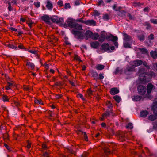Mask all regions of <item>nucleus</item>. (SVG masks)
Here are the masks:
<instances>
[{
  "label": "nucleus",
  "instance_id": "obj_12",
  "mask_svg": "<svg viewBox=\"0 0 157 157\" xmlns=\"http://www.w3.org/2000/svg\"><path fill=\"white\" fill-rule=\"evenodd\" d=\"M90 73L92 75V77H93L95 79L97 80L98 78V75L97 72L94 70L90 71Z\"/></svg>",
  "mask_w": 157,
  "mask_h": 157
},
{
  "label": "nucleus",
  "instance_id": "obj_11",
  "mask_svg": "<svg viewBox=\"0 0 157 157\" xmlns=\"http://www.w3.org/2000/svg\"><path fill=\"white\" fill-rule=\"evenodd\" d=\"M153 87V86L151 83H149L147 86V89L146 90L148 94H150L152 91V89Z\"/></svg>",
  "mask_w": 157,
  "mask_h": 157
},
{
  "label": "nucleus",
  "instance_id": "obj_18",
  "mask_svg": "<svg viewBox=\"0 0 157 157\" xmlns=\"http://www.w3.org/2000/svg\"><path fill=\"white\" fill-rule=\"evenodd\" d=\"M142 98L141 96L136 95L132 97V99L133 100L137 101H140Z\"/></svg>",
  "mask_w": 157,
  "mask_h": 157
},
{
  "label": "nucleus",
  "instance_id": "obj_53",
  "mask_svg": "<svg viewBox=\"0 0 157 157\" xmlns=\"http://www.w3.org/2000/svg\"><path fill=\"white\" fill-rule=\"evenodd\" d=\"M104 77L103 76V74L100 73L99 74V77H98V78L100 79L101 80V79H103V78Z\"/></svg>",
  "mask_w": 157,
  "mask_h": 157
},
{
  "label": "nucleus",
  "instance_id": "obj_64",
  "mask_svg": "<svg viewBox=\"0 0 157 157\" xmlns=\"http://www.w3.org/2000/svg\"><path fill=\"white\" fill-rule=\"evenodd\" d=\"M105 38H101V37L100 36L99 38V40L102 42H103V41H104V40L105 39Z\"/></svg>",
  "mask_w": 157,
  "mask_h": 157
},
{
  "label": "nucleus",
  "instance_id": "obj_56",
  "mask_svg": "<svg viewBox=\"0 0 157 157\" xmlns=\"http://www.w3.org/2000/svg\"><path fill=\"white\" fill-rule=\"evenodd\" d=\"M148 38L151 40H153L154 39V35L152 34H151L148 36Z\"/></svg>",
  "mask_w": 157,
  "mask_h": 157
},
{
  "label": "nucleus",
  "instance_id": "obj_29",
  "mask_svg": "<svg viewBox=\"0 0 157 157\" xmlns=\"http://www.w3.org/2000/svg\"><path fill=\"white\" fill-rule=\"evenodd\" d=\"M123 45L124 47L126 48H131L130 44L127 42L124 43Z\"/></svg>",
  "mask_w": 157,
  "mask_h": 157
},
{
  "label": "nucleus",
  "instance_id": "obj_22",
  "mask_svg": "<svg viewBox=\"0 0 157 157\" xmlns=\"http://www.w3.org/2000/svg\"><path fill=\"white\" fill-rule=\"evenodd\" d=\"M46 7L50 10L52 9L53 8L52 4L51 3L50 1H48L47 2V4L46 5Z\"/></svg>",
  "mask_w": 157,
  "mask_h": 157
},
{
  "label": "nucleus",
  "instance_id": "obj_26",
  "mask_svg": "<svg viewBox=\"0 0 157 157\" xmlns=\"http://www.w3.org/2000/svg\"><path fill=\"white\" fill-rule=\"evenodd\" d=\"M26 65L29 66L32 69H33L35 67V65L33 63L30 62H27Z\"/></svg>",
  "mask_w": 157,
  "mask_h": 157
},
{
  "label": "nucleus",
  "instance_id": "obj_58",
  "mask_svg": "<svg viewBox=\"0 0 157 157\" xmlns=\"http://www.w3.org/2000/svg\"><path fill=\"white\" fill-rule=\"evenodd\" d=\"M48 153L47 152H45L43 153V156L44 157H48Z\"/></svg>",
  "mask_w": 157,
  "mask_h": 157
},
{
  "label": "nucleus",
  "instance_id": "obj_32",
  "mask_svg": "<svg viewBox=\"0 0 157 157\" xmlns=\"http://www.w3.org/2000/svg\"><path fill=\"white\" fill-rule=\"evenodd\" d=\"M145 25L147 26L146 27L147 29H151V26L150 23L148 22H145L144 23Z\"/></svg>",
  "mask_w": 157,
  "mask_h": 157
},
{
  "label": "nucleus",
  "instance_id": "obj_35",
  "mask_svg": "<svg viewBox=\"0 0 157 157\" xmlns=\"http://www.w3.org/2000/svg\"><path fill=\"white\" fill-rule=\"evenodd\" d=\"M2 98L4 102L7 101H8V99L7 98V96L6 95H3L2 97Z\"/></svg>",
  "mask_w": 157,
  "mask_h": 157
},
{
  "label": "nucleus",
  "instance_id": "obj_24",
  "mask_svg": "<svg viewBox=\"0 0 157 157\" xmlns=\"http://www.w3.org/2000/svg\"><path fill=\"white\" fill-rule=\"evenodd\" d=\"M148 118L149 120L153 121L157 118V116L155 115H151L148 117Z\"/></svg>",
  "mask_w": 157,
  "mask_h": 157
},
{
  "label": "nucleus",
  "instance_id": "obj_45",
  "mask_svg": "<svg viewBox=\"0 0 157 157\" xmlns=\"http://www.w3.org/2000/svg\"><path fill=\"white\" fill-rule=\"evenodd\" d=\"M34 4L36 7H39L40 6V3L38 2H34Z\"/></svg>",
  "mask_w": 157,
  "mask_h": 157
},
{
  "label": "nucleus",
  "instance_id": "obj_30",
  "mask_svg": "<svg viewBox=\"0 0 157 157\" xmlns=\"http://www.w3.org/2000/svg\"><path fill=\"white\" fill-rule=\"evenodd\" d=\"M118 135L122 138H124L125 137V132L122 131H119L118 133Z\"/></svg>",
  "mask_w": 157,
  "mask_h": 157
},
{
  "label": "nucleus",
  "instance_id": "obj_51",
  "mask_svg": "<svg viewBox=\"0 0 157 157\" xmlns=\"http://www.w3.org/2000/svg\"><path fill=\"white\" fill-rule=\"evenodd\" d=\"M57 4L60 7H61L63 5V2L62 1H58L57 2Z\"/></svg>",
  "mask_w": 157,
  "mask_h": 157
},
{
  "label": "nucleus",
  "instance_id": "obj_33",
  "mask_svg": "<svg viewBox=\"0 0 157 157\" xmlns=\"http://www.w3.org/2000/svg\"><path fill=\"white\" fill-rule=\"evenodd\" d=\"M106 34L105 33V32L104 31L101 32L100 36L101 38L106 39Z\"/></svg>",
  "mask_w": 157,
  "mask_h": 157
},
{
  "label": "nucleus",
  "instance_id": "obj_40",
  "mask_svg": "<svg viewBox=\"0 0 157 157\" xmlns=\"http://www.w3.org/2000/svg\"><path fill=\"white\" fill-rule=\"evenodd\" d=\"M98 4L97 5L98 6H100L101 4H102L104 6L105 4L104 2L102 0H100V1H99L97 2Z\"/></svg>",
  "mask_w": 157,
  "mask_h": 157
},
{
  "label": "nucleus",
  "instance_id": "obj_27",
  "mask_svg": "<svg viewBox=\"0 0 157 157\" xmlns=\"http://www.w3.org/2000/svg\"><path fill=\"white\" fill-rule=\"evenodd\" d=\"M113 98L118 103H119L121 101V98L118 95H115L113 97Z\"/></svg>",
  "mask_w": 157,
  "mask_h": 157
},
{
  "label": "nucleus",
  "instance_id": "obj_9",
  "mask_svg": "<svg viewBox=\"0 0 157 157\" xmlns=\"http://www.w3.org/2000/svg\"><path fill=\"white\" fill-rule=\"evenodd\" d=\"M119 90L117 88H112L110 91V92L111 94L114 95L119 93Z\"/></svg>",
  "mask_w": 157,
  "mask_h": 157
},
{
  "label": "nucleus",
  "instance_id": "obj_19",
  "mask_svg": "<svg viewBox=\"0 0 157 157\" xmlns=\"http://www.w3.org/2000/svg\"><path fill=\"white\" fill-rule=\"evenodd\" d=\"M74 29H76L77 30H81L82 29V25L75 23Z\"/></svg>",
  "mask_w": 157,
  "mask_h": 157
},
{
  "label": "nucleus",
  "instance_id": "obj_25",
  "mask_svg": "<svg viewBox=\"0 0 157 157\" xmlns=\"http://www.w3.org/2000/svg\"><path fill=\"white\" fill-rule=\"evenodd\" d=\"M93 35L91 37V38L94 40L97 39L99 37V35L97 33H95L94 34L93 33Z\"/></svg>",
  "mask_w": 157,
  "mask_h": 157
},
{
  "label": "nucleus",
  "instance_id": "obj_48",
  "mask_svg": "<svg viewBox=\"0 0 157 157\" xmlns=\"http://www.w3.org/2000/svg\"><path fill=\"white\" fill-rule=\"evenodd\" d=\"M77 96L78 98H80L82 100H85V99L83 98V95L82 94H77Z\"/></svg>",
  "mask_w": 157,
  "mask_h": 157
},
{
  "label": "nucleus",
  "instance_id": "obj_57",
  "mask_svg": "<svg viewBox=\"0 0 157 157\" xmlns=\"http://www.w3.org/2000/svg\"><path fill=\"white\" fill-rule=\"evenodd\" d=\"M120 71L119 67L117 68L114 72L115 74L116 75Z\"/></svg>",
  "mask_w": 157,
  "mask_h": 157
},
{
  "label": "nucleus",
  "instance_id": "obj_16",
  "mask_svg": "<svg viewBox=\"0 0 157 157\" xmlns=\"http://www.w3.org/2000/svg\"><path fill=\"white\" fill-rule=\"evenodd\" d=\"M86 22V24L88 25H96V22L93 20H87Z\"/></svg>",
  "mask_w": 157,
  "mask_h": 157
},
{
  "label": "nucleus",
  "instance_id": "obj_3",
  "mask_svg": "<svg viewBox=\"0 0 157 157\" xmlns=\"http://www.w3.org/2000/svg\"><path fill=\"white\" fill-rule=\"evenodd\" d=\"M110 46L108 43H103L101 45L100 48V50L102 51V53L105 52L107 51H109L108 52H111V51L110 50Z\"/></svg>",
  "mask_w": 157,
  "mask_h": 157
},
{
  "label": "nucleus",
  "instance_id": "obj_47",
  "mask_svg": "<svg viewBox=\"0 0 157 157\" xmlns=\"http://www.w3.org/2000/svg\"><path fill=\"white\" fill-rule=\"evenodd\" d=\"M100 14V13L97 11L96 10H94V15L96 16H99Z\"/></svg>",
  "mask_w": 157,
  "mask_h": 157
},
{
  "label": "nucleus",
  "instance_id": "obj_5",
  "mask_svg": "<svg viewBox=\"0 0 157 157\" xmlns=\"http://www.w3.org/2000/svg\"><path fill=\"white\" fill-rule=\"evenodd\" d=\"M41 19L46 23L49 25L51 24V22L50 21V17L48 15L44 14L43 16L41 17Z\"/></svg>",
  "mask_w": 157,
  "mask_h": 157
},
{
  "label": "nucleus",
  "instance_id": "obj_4",
  "mask_svg": "<svg viewBox=\"0 0 157 157\" xmlns=\"http://www.w3.org/2000/svg\"><path fill=\"white\" fill-rule=\"evenodd\" d=\"M146 87L142 85H139L137 87L138 93L140 95H144L146 93Z\"/></svg>",
  "mask_w": 157,
  "mask_h": 157
},
{
  "label": "nucleus",
  "instance_id": "obj_23",
  "mask_svg": "<svg viewBox=\"0 0 157 157\" xmlns=\"http://www.w3.org/2000/svg\"><path fill=\"white\" fill-rule=\"evenodd\" d=\"M137 37L140 41H143L145 40V36L143 34L138 35Z\"/></svg>",
  "mask_w": 157,
  "mask_h": 157
},
{
  "label": "nucleus",
  "instance_id": "obj_28",
  "mask_svg": "<svg viewBox=\"0 0 157 157\" xmlns=\"http://www.w3.org/2000/svg\"><path fill=\"white\" fill-rule=\"evenodd\" d=\"M139 50H140L143 53L147 54L148 52L147 50L144 48H139Z\"/></svg>",
  "mask_w": 157,
  "mask_h": 157
},
{
  "label": "nucleus",
  "instance_id": "obj_15",
  "mask_svg": "<svg viewBox=\"0 0 157 157\" xmlns=\"http://www.w3.org/2000/svg\"><path fill=\"white\" fill-rule=\"evenodd\" d=\"M134 70L133 67H131L127 68L124 71V72L127 75H129L130 73L132 72Z\"/></svg>",
  "mask_w": 157,
  "mask_h": 157
},
{
  "label": "nucleus",
  "instance_id": "obj_6",
  "mask_svg": "<svg viewBox=\"0 0 157 157\" xmlns=\"http://www.w3.org/2000/svg\"><path fill=\"white\" fill-rule=\"evenodd\" d=\"M66 22L68 24V26L71 28H74L75 22L73 19H68Z\"/></svg>",
  "mask_w": 157,
  "mask_h": 157
},
{
  "label": "nucleus",
  "instance_id": "obj_61",
  "mask_svg": "<svg viewBox=\"0 0 157 157\" xmlns=\"http://www.w3.org/2000/svg\"><path fill=\"white\" fill-rule=\"evenodd\" d=\"M119 12L121 13V16L122 17H123V16H124L125 15V14L124 13H125V12L124 10H122V11H119Z\"/></svg>",
  "mask_w": 157,
  "mask_h": 157
},
{
  "label": "nucleus",
  "instance_id": "obj_62",
  "mask_svg": "<svg viewBox=\"0 0 157 157\" xmlns=\"http://www.w3.org/2000/svg\"><path fill=\"white\" fill-rule=\"evenodd\" d=\"M88 94L89 95H92V91L91 89L90 88L89 89L88 91Z\"/></svg>",
  "mask_w": 157,
  "mask_h": 157
},
{
  "label": "nucleus",
  "instance_id": "obj_44",
  "mask_svg": "<svg viewBox=\"0 0 157 157\" xmlns=\"http://www.w3.org/2000/svg\"><path fill=\"white\" fill-rule=\"evenodd\" d=\"M137 63V64L136 65H140L143 63V61L141 60H136V62Z\"/></svg>",
  "mask_w": 157,
  "mask_h": 157
},
{
  "label": "nucleus",
  "instance_id": "obj_46",
  "mask_svg": "<svg viewBox=\"0 0 157 157\" xmlns=\"http://www.w3.org/2000/svg\"><path fill=\"white\" fill-rule=\"evenodd\" d=\"M82 134H84V137L85 140L86 141H88V137L86 132H82Z\"/></svg>",
  "mask_w": 157,
  "mask_h": 157
},
{
  "label": "nucleus",
  "instance_id": "obj_55",
  "mask_svg": "<svg viewBox=\"0 0 157 157\" xmlns=\"http://www.w3.org/2000/svg\"><path fill=\"white\" fill-rule=\"evenodd\" d=\"M153 128L155 129H157V122H155L154 123Z\"/></svg>",
  "mask_w": 157,
  "mask_h": 157
},
{
  "label": "nucleus",
  "instance_id": "obj_10",
  "mask_svg": "<svg viewBox=\"0 0 157 157\" xmlns=\"http://www.w3.org/2000/svg\"><path fill=\"white\" fill-rule=\"evenodd\" d=\"M85 36H86V38L87 40L89 38H91L93 35V33L90 30H87L84 34Z\"/></svg>",
  "mask_w": 157,
  "mask_h": 157
},
{
  "label": "nucleus",
  "instance_id": "obj_50",
  "mask_svg": "<svg viewBox=\"0 0 157 157\" xmlns=\"http://www.w3.org/2000/svg\"><path fill=\"white\" fill-rule=\"evenodd\" d=\"M108 105L109 109H111L113 107L112 104L110 101H108Z\"/></svg>",
  "mask_w": 157,
  "mask_h": 157
},
{
  "label": "nucleus",
  "instance_id": "obj_63",
  "mask_svg": "<svg viewBox=\"0 0 157 157\" xmlns=\"http://www.w3.org/2000/svg\"><path fill=\"white\" fill-rule=\"evenodd\" d=\"M27 144L28 145L27 146V147L28 149H29L31 146V143H30L28 141H27Z\"/></svg>",
  "mask_w": 157,
  "mask_h": 157
},
{
  "label": "nucleus",
  "instance_id": "obj_39",
  "mask_svg": "<svg viewBox=\"0 0 157 157\" xmlns=\"http://www.w3.org/2000/svg\"><path fill=\"white\" fill-rule=\"evenodd\" d=\"M58 23H60L61 24H63V23L64 22V19L62 17L59 18L58 17Z\"/></svg>",
  "mask_w": 157,
  "mask_h": 157
},
{
  "label": "nucleus",
  "instance_id": "obj_20",
  "mask_svg": "<svg viewBox=\"0 0 157 157\" xmlns=\"http://www.w3.org/2000/svg\"><path fill=\"white\" fill-rule=\"evenodd\" d=\"M151 56L154 59L157 58V53L156 51H151L150 52Z\"/></svg>",
  "mask_w": 157,
  "mask_h": 157
},
{
  "label": "nucleus",
  "instance_id": "obj_42",
  "mask_svg": "<svg viewBox=\"0 0 157 157\" xmlns=\"http://www.w3.org/2000/svg\"><path fill=\"white\" fill-rule=\"evenodd\" d=\"M143 4L140 3V2H135L133 3V6H140L141 5H142Z\"/></svg>",
  "mask_w": 157,
  "mask_h": 157
},
{
  "label": "nucleus",
  "instance_id": "obj_1",
  "mask_svg": "<svg viewBox=\"0 0 157 157\" xmlns=\"http://www.w3.org/2000/svg\"><path fill=\"white\" fill-rule=\"evenodd\" d=\"M72 33L74 35L75 37L79 41H81L85 38L84 33L81 31L73 29L72 31Z\"/></svg>",
  "mask_w": 157,
  "mask_h": 157
},
{
  "label": "nucleus",
  "instance_id": "obj_43",
  "mask_svg": "<svg viewBox=\"0 0 157 157\" xmlns=\"http://www.w3.org/2000/svg\"><path fill=\"white\" fill-rule=\"evenodd\" d=\"M74 59L76 60L79 61L80 62H82V61L80 59V57L77 55H75L74 57Z\"/></svg>",
  "mask_w": 157,
  "mask_h": 157
},
{
  "label": "nucleus",
  "instance_id": "obj_54",
  "mask_svg": "<svg viewBox=\"0 0 157 157\" xmlns=\"http://www.w3.org/2000/svg\"><path fill=\"white\" fill-rule=\"evenodd\" d=\"M18 48H20V49H24L26 51H27V49H26V48H25L22 45H19L18 46Z\"/></svg>",
  "mask_w": 157,
  "mask_h": 157
},
{
  "label": "nucleus",
  "instance_id": "obj_14",
  "mask_svg": "<svg viewBox=\"0 0 157 157\" xmlns=\"http://www.w3.org/2000/svg\"><path fill=\"white\" fill-rule=\"evenodd\" d=\"M58 17L56 15H53L50 17V19L53 22L58 23Z\"/></svg>",
  "mask_w": 157,
  "mask_h": 157
},
{
  "label": "nucleus",
  "instance_id": "obj_41",
  "mask_svg": "<svg viewBox=\"0 0 157 157\" xmlns=\"http://www.w3.org/2000/svg\"><path fill=\"white\" fill-rule=\"evenodd\" d=\"M150 21L154 24H157V19H151L150 20Z\"/></svg>",
  "mask_w": 157,
  "mask_h": 157
},
{
  "label": "nucleus",
  "instance_id": "obj_17",
  "mask_svg": "<svg viewBox=\"0 0 157 157\" xmlns=\"http://www.w3.org/2000/svg\"><path fill=\"white\" fill-rule=\"evenodd\" d=\"M148 114V112L146 110L142 111L140 112V116L142 117H146Z\"/></svg>",
  "mask_w": 157,
  "mask_h": 157
},
{
  "label": "nucleus",
  "instance_id": "obj_21",
  "mask_svg": "<svg viewBox=\"0 0 157 157\" xmlns=\"http://www.w3.org/2000/svg\"><path fill=\"white\" fill-rule=\"evenodd\" d=\"M105 66L101 64H98L95 66V68L98 70H101L104 69Z\"/></svg>",
  "mask_w": 157,
  "mask_h": 157
},
{
  "label": "nucleus",
  "instance_id": "obj_7",
  "mask_svg": "<svg viewBox=\"0 0 157 157\" xmlns=\"http://www.w3.org/2000/svg\"><path fill=\"white\" fill-rule=\"evenodd\" d=\"M106 39L108 40H111L114 42L117 40L118 38L116 36H114L113 35H110L107 36L106 37Z\"/></svg>",
  "mask_w": 157,
  "mask_h": 157
},
{
  "label": "nucleus",
  "instance_id": "obj_37",
  "mask_svg": "<svg viewBox=\"0 0 157 157\" xmlns=\"http://www.w3.org/2000/svg\"><path fill=\"white\" fill-rule=\"evenodd\" d=\"M110 115V112L109 110L106 111L105 113H103V116H109Z\"/></svg>",
  "mask_w": 157,
  "mask_h": 157
},
{
  "label": "nucleus",
  "instance_id": "obj_31",
  "mask_svg": "<svg viewBox=\"0 0 157 157\" xmlns=\"http://www.w3.org/2000/svg\"><path fill=\"white\" fill-rule=\"evenodd\" d=\"M127 128H129L130 129H132L133 128V124L131 123H129L128 124L127 126L126 127Z\"/></svg>",
  "mask_w": 157,
  "mask_h": 157
},
{
  "label": "nucleus",
  "instance_id": "obj_34",
  "mask_svg": "<svg viewBox=\"0 0 157 157\" xmlns=\"http://www.w3.org/2000/svg\"><path fill=\"white\" fill-rule=\"evenodd\" d=\"M128 16L129 17L130 20H135V17L134 16H132L131 14L130 13L128 14Z\"/></svg>",
  "mask_w": 157,
  "mask_h": 157
},
{
  "label": "nucleus",
  "instance_id": "obj_49",
  "mask_svg": "<svg viewBox=\"0 0 157 157\" xmlns=\"http://www.w3.org/2000/svg\"><path fill=\"white\" fill-rule=\"evenodd\" d=\"M65 9L70 8L71 7V6L70 5L69 3H66L65 4Z\"/></svg>",
  "mask_w": 157,
  "mask_h": 157
},
{
  "label": "nucleus",
  "instance_id": "obj_2",
  "mask_svg": "<svg viewBox=\"0 0 157 157\" xmlns=\"http://www.w3.org/2000/svg\"><path fill=\"white\" fill-rule=\"evenodd\" d=\"M139 77L140 80L145 83L149 82L151 78V76L146 72L140 74Z\"/></svg>",
  "mask_w": 157,
  "mask_h": 157
},
{
  "label": "nucleus",
  "instance_id": "obj_36",
  "mask_svg": "<svg viewBox=\"0 0 157 157\" xmlns=\"http://www.w3.org/2000/svg\"><path fill=\"white\" fill-rule=\"evenodd\" d=\"M103 19L104 20H109V16L107 14L104 15L103 16Z\"/></svg>",
  "mask_w": 157,
  "mask_h": 157
},
{
  "label": "nucleus",
  "instance_id": "obj_8",
  "mask_svg": "<svg viewBox=\"0 0 157 157\" xmlns=\"http://www.w3.org/2000/svg\"><path fill=\"white\" fill-rule=\"evenodd\" d=\"M99 43L97 41L91 42L90 43V46L94 49H98L99 47Z\"/></svg>",
  "mask_w": 157,
  "mask_h": 157
},
{
  "label": "nucleus",
  "instance_id": "obj_60",
  "mask_svg": "<svg viewBox=\"0 0 157 157\" xmlns=\"http://www.w3.org/2000/svg\"><path fill=\"white\" fill-rule=\"evenodd\" d=\"M67 150H68V152L70 153H71L72 154L74 153V152H75L74 151H73V150H72V149L68 148Z\"/></svg>",
  "mask_w": 157,
  "mask_h": 157
},
{
  "label": "nucleus",
  "instance_id": "obj_52",
  "mask_svg": "<svg viewBox=\"0 0 157 157\" xmlns=\"http://www.w3.org/2000/svg\"><path fill=\"white\" fill-rule=\"evenodd\" d=\"M143 65L147 67V69H149L150 67L147 65V63L146 62H144L143 63Z\"/></svg>",
  "mask_w": 157,
  "mask_h": 157
},
{
  "label": "nucleus",
  "instance_id": "obj_13",
  "mask_svg": "<svg viewBox=\"0 0 157 157\" xmlns=\"http://www.w3.org/2000/svg\"><path fill=\"white\" fill-rule=\"evenodd\" d=\"M123 35L124 36V40L126 42L130 41L131 40V37L125 33H123Z\"/></svg>",
  "mask_w": 157,
  "mask_h": 157
},
{
  "label": "nucleus",
  "instance_id": "obj_38",
  "mask_svg": "<svg viewBox=\"0 0 157 157\" xmlns=\"http://www.w3.org/2000/svg\"><path fill=\"white\" fill-rule=\"evenodd\" d=\"M8 46L11 48L12 49H15V50H17V47L16 46H15L13 45H11L10 44H9L8 45Z\"/></svg>",
  "mask_w": 157,
  "mask_h": 157
},
{
  "label": "nucleus",
  "instance_id": "obj_59",
  "mask_svg": "<svg viewBox=\"0 0 157 157\" xmlns=\"http://www.w3.org/2000/svg\"><path fill=\"white\" fill-rule=\"evenodd\" d=\"M29 52L32 53H33V54H36V53L37 52V51H35V50H29Z\"/></svg>",
  "mask_w": 157,
  "mask_h": 157
}]
</instances>
